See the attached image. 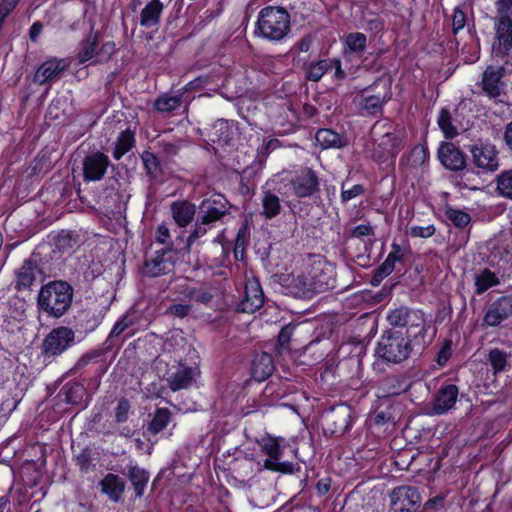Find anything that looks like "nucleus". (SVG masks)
I'll return each mask as SVG.
<instances>
[{
    "label": "nucleus",
    "instance_id": "obj_28",
    "mask_svg": "<svg viewBox=\"0 0 512 512\" xmlns=\"http://www.w3.org/2000/svg\"><path fill=\"white\" fill-rule=\"evenodd\" d=\"M429 150L426 144H417L403 153L399 159L401 169H417L429 161Z\"/></svg>",
    "mask_w": 512,
    "mask_h": 512
},
{
    "label": "nucleus",
    "instance_id": "obj_30",
    "mask_svg": "<svg viewBox=\"0 0 512 512\" xmlns=\"http://www.w3.org/2000/svg\"><path fill=\"white\" fill-rule=\"evenodd\" d=\"M163 11L164 4L161 0L149 1L140 12V25L146 29L157 28Z\"/></svg>",
    "mask_w": 512,
    "mask_h": 512
},
{
    "label": "nucleus",
    "instance_id": "obj_11",
    "mask_svg": "<svg viewBox=\"0 0 512 512\" xmlns=\"http://www.w3.org/2000/svg\"><path fill=\"white\" fill-rule=\"evenodd\" d=\"M75 332L67 326L53 328L42 342V354L45 358H54L73 346Z\"/></svg>",
    "mask_w": 512,
    "mask_h": 512
},
{
    "label": "nucleus",
    "instance_id": "obj_64",
    "mask_svg": "<svg viewBox=\"0 0 512 512\" xmlns=\"http://www.w3.org/2000/svg\"><path fill=\"white\" fill-rule=\"evenodd\" d=\"M394 416L390 412L389 409L387 410H376L374 415L370 418V423L372 426H384L389 423H394Z\"/></svg>",
    "mask_w": 512,
    "mask_h": 512
},
{
    "label": "nucleus",
    "instance_id": "obj_25",
    "mask_svg": "<svg viewBox=\"0 0 512 512\" xmlns=\"http://www.w3.org/2000/svg\"><path fill=\"white\" fill-rule=\"evenodd\" d=\"M86 395L87 390L84 384L79 381L70 380L63 384L57 393L55 400L57 401V404L65 403L68 405L79 406L83 403Z\"/></svg>",
    "mask_w": 512,
    "mask_h": 512
},
{
    "label": "nucleus",
    "instance_id": "obj_12",
    "mask_svg": "<svg viewBox=\"0 0 512 512\" xmlns=\"http://www.w3.org/2000/svg\"><path fill=\"white\" fill-rule=\"evenodd\" d=\"M510 318H512V293L501 295L487 304L482 317V326L500 327Z\"/></svg>",
    "mask_w": 512,
    "mask_h": 512
},
{
    "label": "nucleus",
    "instance_id": "obj_23",
    "mask_svg": "<svg viewBox=\"0 0 512 512\" xmlns=\"http://www.w3.org/2000/svg\"><path fill=\"white\" fill-rule=\"evenodd\" d=\"M342 55L346 60L362 59L367 49V36L362 32H349L342 38Z\"/></svg>",
    "mask_w": 512,
    "mask_h": 512
},
{
    "label": "nucleus",
    "instance_id": "obj_6",
    "mask_svg": "<svg viewBox=\"0 0 512 512\" xmlns=\"http://www.w3.org/2000/svg\"><path fill=\"white\" fill-rule=\"evenodd\" d=\"M46 268L49 269V263H45L41 253L35 249L15 271V290L17 292L31 291L34 286L42 284L46 279Z\"/></svg>",
    "mask_w": 512,
    "mask_h": 512
},
{
    "label": "nucleus",
    "instance_id": "obj_19",
    "mask_svg": "<svg viewBox=\"0 0 512 512\" xmlns=\"http://www.w3.org/2000/svg\"><path fill=\"white\" fill-rule=\"evenodd\" d=\"M24 396V388L17 382L6 381L0 387V417H8L17 408Z\"/></svg>",
    "mask_w": 512,
    "mask_h": 512
},
{
    "label": "nucleus",
    "instance_id": "obj_7",
    "mask_svg": "<svg viewBox=\"0 0 512 512\" xmlns=\"http://www.w3.org/2000/svg\"><path fill=\"white\" fill-rule=\"evenodd\" d=\"M356 419L352 406L339 403L325 410L322 414V429L326 437H341L350 431Z\"/></svg>",
    "mask_w": 512,
    "mask_h": 512
},
{
    "label": "nucleus",
    "instance_id": "obj_29",
    "mask_svg": "<svg viewBox=\"0 0 512 512\" xmlns=\"http://www.w3.org/2000/svg\"><path fill=\"white\" fill-rule=\"evenodd\" d=\"M315 140L323 150L341 149L348 145L347 137L331 128H319L315 133Z\"/></svg>",
    "mask_w": 512,
    "mask_h": 512
},
{
    "label": "nucleus",
    "instance_id": "obj_59",
    "mask_svg": "<svg viewBox=\"0 0 512 512\" xmlns=\"http://www.w3.org/2000/svg\"><path fill=\"white\" fill-rule=\"evenodd\" d=\"M116 52V44L113 41L104 42L98 49L96 59L91 64L105 63Z\"/></svg>",
    "mask_w": 512,
    "mask_h": 512
},
{
    "label": "nucleus",
    "instance_id": "obj_60",
    "mask_svg": "<svg viewBox=\"0 0 512 512\" xmlns=\"http://www.w3.org/2000/svg\"><path fill=\"white\" fill-rule=\"evenodd\" d=\"M365 187L362 184H355L349 189H345V183L341 184L340 200L342 204H346L352 199L364 195Z\"/></svg>",
    "mask_w": 512,
    "mask_h": 512
},
{
    "label": "nucleus",
    "instance_id": "obj_33",
    "mask_svg": "<svg viewBox=\"0 0 512 512\" xmlns=\"http://www.w3.org/2000/svg\"><path fill=\"white\" fill-rule=\"evenodd\" d=\"M195 381L194 369L189 366H181L167 379L168 386L173 392L184 390L192 386Z\"/></svg>",
    "mask_w": 512,
    "mask_h": 512
},
{
    "label": "nucleus",
    "instance_id": "obj_56",
    "mask_svg": "<svg viewBox=\"0 0 512 512\" xmlns=\"http://www.w3.org/2000/svg\"><path fill=\"white\" fill-rule=\"evenodd\" d=\"M453 342L450 338H445L440 346V349L436 353L434 361L437 363L439 367H445L452 357V349Z\"/></svg>",
    "mask_w": 512,
    "mask_h": 512
},
{
    "label": "nucleus",
    "instance_id": "obj_21",
    "mask_svg": "<svg viewBox=\"0 0 512 512\" xmlns=\"http://www.w3.org/2000/svg\"><path fill=\"white\" fill-rule=\"evenodd\" d=\"M459 395V388L453 383H443L436 392L432 409L436 415H443L453 409Z\"/></svg>",
    "mask_w": 512,
    "mask_h": 512
},
{
    "label": "nucleus",
    "instance_id": "obj_5",
    "mask_svg": "<svg viewBox=\"0 0 512 512\" xmlns=\"http://www.w3.org/2000/svg\"><path fill=\"white\" fill-rule=\"evenodd\" d=\"M291 17L283 7L266 6L257 17L256 32L271 42L282 41L290 32Z\"/></svg>",
    "mask_w": 512,
    "mask_h": 512
},
{
    "label": "nucleus",
    "instance_id": "obj_55",
    "mask_svg": "<svg viewBox=\"0 0 512 512\" xmlns=\"http://www.w3.org/2000/svg\"><path fill=\"white\" fill-rule=\"evenodd\" d=\"M262 451L268 456L266 460H280L282 457V449L280 443L275 437L263 439L261 444Z\"/></svg>",
    "mask_w": 512,
    "mask_h": 512
},
{
    "label": "nucleus",
    "instance_id": "obj_2",
    "mask_svg": "<svg viewBox=\"0 0 512 512\" xmlns=\"http://www.w3.org/2000/svg\"><path fill=\"white\" fill-rule=\"evenodd\" d=\"M74 289L64 280H51L42 284L37 295L38 311L48 317L60 318L71 307Z\"/></svg>",
    "mask_w": 512,
    "mask_h": 512
},
{
    "label": "nucleus",
    "instance_id": "obj_32",
    "mask_svg": "<svg viewBox=\"0 0 512 512\" xmlns=\"http://www.w3.org/2000/svg\"><path fill=\"white\" fill-rule=\"evenodd\" d=\"M171 214L175 223L179 227L184 228L193 221L196 207L187 200L176 201L171 205Z\"/></svg>",
    "mask_w": 512,
    "mask_h": 512
},
{
    "label": "nucleus",
    "instance_id": "obj_31",
    "mask_svg": "<svg viewBox=\"0 0 512 512\" xmlns=\"http://www.w3.org/2000/svg\"><path fill=\"white\" fill-rule=\"evenodd\" d=\"M100 37V32L92 27L87 37L80 43V50L77 54L79 64H85L94 58L96 59Z\"/></svg>",
    "mask_w": 512,
    "mask_h": 512
},
{
    "label": "nucleus",
    "instance_id": "obj_53",
    "mask_svg": "<svg viewBox=\"0 0 512 512\" xmlns=\"http://www.w3.org/2000/svg\"><path fill=\"white\" fill-rule=\"evenodd\" d=\"M264 467L267 470L288 475L298 473L301 470L299 464H294L289 461L280 462V460H265Z\"/></svg>",
    "mask_w": 512,
    "mask_h": 512
},
{
    "label": "nucleus",
    "instance_id": "obj_36",
    "mask_svg": "<svg viewBox=\"0 0 512 512\" xmlns=\"http://www.w3.org/2000/svg\"><path fill=\"white\" fill-rule=\"evenodd\" d=\"M214 226L211 224H202V219L197 216V220L187 236L183 246L180 247V251H182V255L190 253L194 246H200L199 240L207 234V232L213 228Z\"/></svg>",
    "mask_w": 512,
    "mask_h": 512
},
{
    "label": "nucleus",
    "instance_id": "obj_57",
    "mask_svg": "<svg viewBox=\"0 0 512 512\" xmlns=\"http://www.w3.org/2000/svg\"><path fill=\"white\" fill-rule=\"evenodd\" d=\"M298 324L290 322L283 326L277 337V345L279 348L288 350L290 348L291 338Z\"/></svg>",
    "mask_w": 512,
    "mask_h": 512
},
{
    "label": "nucleus",
    "instance_id": "obj_50",
    "mask_svg": "<svg viewBox=\"0 0 512 512\" xmlns=\"http://www.w3.org/2000/svg\"><path fill=\"white\" fill-rule=\"evenodd\" d=\"M330 60L320 59L308 64L305 71V78L311 82H318L329 70Z\"/></svg>",
    "mask_w": 512,
    "mask_h": 512
},
{
    "label": "nucleus",
    "instance_id": "obj_26",
    "mask_svg": "<svg viewBox=\"0 0 512 512\" xmlns=\"http://www.w3.org/2000/svg\"><path fill=\"white\" fill-rule=\"evenodd\" d=\"M314 287L311 275L307 269L293 276L289 284L290 292L295 297L301 299H312L316 294H318Z\"/></svg>",
    "mask_w": 512,
    "mask_h": 512
},
{
    "label": "nucleus",
    "instance_id": "obj_40",
    "mask_svg": "<svg viewBox=\"0 0 512 512\" xmlns=\"http://www.w3.org/2000/svg\"><path fill=\"white\" fill-rule=\"evenodd\" d=\"M499 283L500 280L497 274L489 268H484L475 275V294L480 296L490 288L497 286Z\"/></svg>",
    "mask_w": 512,
    "mask_h": 512
},
{
    "label": "nucleus",
    "instance_id": "obj_14",
    "mask_svg": "<svg viewBox=\"0 0 512 512\" xmlns=\"http://www.w3.org/2000/svg\"><path fill=\"white\" fill-rule=\"evenodd\" d=\"M421 502L422 497L417 487L398 486L390 494L392 512H416L420 508Z\"/></svg>",
    "mask_w": 512,
    "mask_h": 512
},
{
    "label": "nucleus",
    "instance_id": "obj_62",
    "mask_svg": "<svg viewBox=\"0 0 512 512\" xmlns=\"http://www.w3.org/2000/svg\"><path fill=\"white\" fill-rule=\"evenodd\" d=\"M195 287L190 285L185 279L173 286V293L178 295L181 300H192Z\"/></svg>",
    "mask_w": 512,
    "mask_h": 512
},
{
    "label": "nucleus",
    "instance_id": "obj_45",
    "mask_svg": "<svg viewBox=\"0 0 512 512\" xmlns=\"http://www.w3.org/2000/svg\"><path fill=\"white\" fill-rule=\"evenodd\" d=\"M261 204V214L266 219H273L281 213L282 207L280 203V198L271 190H266L263 192Z\"/></svg>",
    "mask_w": 512,
    "mask_h": 512
},
{
    "label": "nucleus",
    "instance_id": "obj_42",
    "mask_svg": "<svg viewBox=\"0 0 512 512\" xmlns=\"http://www.w3.org/2000/svg\"><path fill=\"white\" fill-rule=\"evenodd\" d=\"M171 419L172 413L168 408H156L152 415V419L147 425L148 433L152 435L159 434L168 426Z\"/></svg>",
    "mask_w": 512,
    "mask_h": 512
},
{
    "label": "nucleus",
    "instance_id": "obj_61",
    "mask_svg": "<svg viewBox=\"0 0 512 512\" xmlns=\"http://www.w3.org/2000/svg\"><path fill=\"white\" fill-rule=\"evenodd\" d=\"M62 104H63V102L61 99L52 100L48 106V109L46 112V118L51 121H57L58 123L63 121V119L65 117V113L61 107Z\"/></svg>",
    "mask_w": 512,
    "mask_h": 512
},
{
    "label": "nucleus",
    "instance_id": "obj_24",
    "mask_svg": "<svg viewBox=\"0 0 512 512\" xmlns=\"http://www.w3.org/2000/svg\"><path fill=\"white\" fill-rule=\"evenodd\" d=\"M104 315L95 308H84L77 311L74 316L73 325L75 330L81 334H88L95 331L102 323Z\"/></svg>",
    "mask_w": 512,
    "mask_h": 512
},
{
    "label": "nucleus",
    "instance_id": "obj_58",
    "mask_svg": "<svg viewBox=\"0 0 512 512\" xmlns=\"http://www.w3.org/2000/svg\"><path fill=\"white\" fill-rule=\"evenodd\" d=\"M131 410V404L125 397H121L117 400V406L114 410L115 422L118 424L127 422Z\"/></svg>",
    "mask_w": 512,
    "mask_h": 512
},
{
    "label": "nucleus",
    "instance_id": "obj_49",
    "mask_svg": "<svg viewBox=\"0 0 512 512\" xmlns=\"http://www.w3.org/2000/svg\"><path fill=\"white\" fill-rule=\"evenodd\" d=\"M141 159L148 177L151 180H156L162 174V166L157 155L150 151H144Z\"/></svg>",
    "mask_w": 512,
    "mask_h": 512
},
{
    "label": "nucleus",
    "instance_id": "obj_17",
    "mask_svg": "<svg viewBox=\"0 0 512 512\" xmlns=\"http://www.w3.org/2000/svg\"><path fill=\"white\" fill-rule=\"evenodd\" d=\"M264 304V292L257 278L248 279L245 282L244 295L237 304L236 311L240 313L252 314L260 309Z\"/></svg>",
    "mask_w": 512,
    "mask_h": 512
},
{
    "label": "nucleus",
    "instance_id": "obj_4",
    "mask_svg": "<svg viewBox=\"0 0 512 512\" xmlns=\"http://www.w3.org/2000/svg\"><path fill=\"white\" fill-rule=\"evenodd\" d=\"M414 345V342L404 336L401 331L388 329L379 338L375 351L377 356L386 363L400 364L411 354L422 355L424 351H418Z\"/></svg>",
    "mask_w": 512,
    "mask_h": 512
},
{
    "label": "nucleus",
    "instance_id": "obj_1",
    "mask_svg": "<svg viewBox=\"0 0 512 512\" xmlns=\"http://www.w3.org/2000/svg\"><path fill=\"white\" fill-rule=\"evenodd\" d=\"M386 319L393 328H405V336L414 342L418 351H425L437 334V329L427 321L422 309L399 306L390 309Z\"/></svg>",
    "mask_w": 512,
    "mask_h": 512
},
{
    "label": "nucleus",
    "instance_id": "obj_51",
    "mask_svg": "<svg viewBox=\"0 0 512 512\" xmlns=\"http://www.w3.org/2000/svg\"><path fill=\"white\" fill-rule=\"evenodd\" d=\"M437 124L446 138L452 139L458 135L457 128L453 125L452 115L448 108L444 107L440 110Z\"/></svg>",
    "mask_w": 512,
    "mask_h": 512
},
{
    "label": "nucleus",
    "instance_id": "obj_8",
    "mask_svg": "<svg viewBox=\"0 0 512 512\" xmlns=\"http://www.w3.org/2000/svg\"><path fill=\"white\" fill-rule=\"evenodd\" d=\"M232 207L233 205L224 194L214 192L202 199L197 216L202 219V224L215 226L216 223L223 222L224 218L231 213Z\"/></svg>",
    "mask_w": 512,
    "mask_h": 512
},
{
    "label": "nucleus",
    "instance_id": "obj_54",
    "mask_svg": "<svg viewBox=\"0 0 512 512\" xmlns=\"http://www.w3.org/2000/svg\"><path fill=\"white\" fill-rule=\"evenodd\" d=\"M467 22V16L462 8V6H456L453 9L452 14V34L454 39L450 41V43H454L456 47H458L459 42L456 38L457 34L465 27Z\"/></svg>",
    "mask_w": 512,
    "mask_h": 512
},
{
    "label": "nucleus",
    "instance_id": "obj_52",
    "mask_svg": "<svg viewBox=\"0 0 512 512\" xmlns=\"http://www.w3.org/2000/svg\"><path fill=\"white\" fill-rule=\"evenodd\" d=\"M496 191L506 199H512V169L502 171L496 178Z\"/></svg>",
    "mask_w": 512,
    "mask_h": 512
},
{
    "label": "nucleus",
    "instance_id": "obj_27",
    "mask_svg": "<svg viewBox=\"0 0 512 512\" xmlns=\"http://www.w3.org/2000/svg\"><path fill=\"white\" fill-rule=\"evenodd\" d=\"M504 76V68H494L492 66H488L483 74L481 86L482 90L489 98L496 99L501 95V87L500 83Z\"/></svg>",
    "mask_w": 512,
    "mask_h": 512
},
{
    "label": "nucleus",
    "instance_id": "obj_37",
    "mask_svg": "<svg viewBox=\"0 0 512 512\" xmlns=\"http://www.w3.org/2000/svg\"><path fill=\"white\" fill-rule=\"evenodd\" d=\"M390 99V92L382 97L380 95H367L361 100V108L367 115L377 117L383 114L384 106Z\"/></svg>",
    "mask_w": 512,
    "mask_h": 512
},
{
    "label": "nucleus",
    "instance_id": "obj_46",
    "mask_svg": "<svg viewBox=\"0 0 512 512\" xmlns=\"http://www.w3.org/2000/svg\"><path fill=\"white\" fill-rule=\"evenodd\" d=\"M487 363L491 366L493 375L497 376L506 371L508 367V354L502 349L493 348L488 352Z\"/></svg>",
    "mask_w": 512,
    "mask_h": 512
},
{
    "label": "nucleus",
    "instance_id": "obj_13",
    "mask_svg": "<svg viewBox=\"0 0 512 512\" xmlns=\"http://www.w3.org/2000/svg\"><path fill=\"white\" fill-rule=\"evenodd\" d=\"M311 275L314 289L318 294L333 290L336 287V269L335 266L324 257H318L308 267Z\"/></svg>",
    "mask_w": 512,
    "mask_h": 512
},
{
    "label": "nucleus",
    "instance_id": "obj_63",
    "mask_svg": "<svg viewBox=\"0 0 512 512\" xmlns=\"http://www.w3.org/2000/svg\"><path fill=\"white\" fill-rule=\"evenodd\" d=\"M364 351H365V347L361 340L346 342V343H343L339 347V353L343 354V357H345L346 355H351V354H353V356L358 357Z\"/></svg>",
    "mask_w": 512,
    "mask_h": 512
},
{
    "label": "nucleus",
    "instance_id": "obj_16",
    "mask_svg": "<svg viewBox=\"0 0 512 512\" xmlns=\"http://www.w3.org/2000/svg\"><path fill=\"white\" fill-rule=\"evenodd\" d=\"M473 164L480 172H494L499 168L496 146L491 143H475L470 148Z\"/></svg>",
    "mask_w": 512,
    "mask_h": 512
},
{
    "label": "nucleus",
    "instance_id": "obj_48",
    "mask_svg": "<svg viewBox=\"0 0 512 512\" xmlns=\"http://www.w3.org/2000/svg\"><path fill=\"white\" fill-rule=\"evenodd\" d=\"M273 360L272 357L263 353L258 360L254 361L253 364V376L258 380H266L273 372Z\"/></svg>",
    "mask_w": 512,
    "mask_h": 512
},
{
    "label": "nucleus",
    "instance_id": "obj_20",
    "mask_svg": "<svg viewBox=\"0 0 512 512\" xmlns=\"http://www.w3.org/2000/svg\"><path fill=\"white\" fill-rule=\"evenodd\" d=\"M68 67L69 62L66 59L49 58L37 68L33 80L39 85H45L58 79Z\"/></svg>",
    "mask_w": 512,
    "mask_h": 512
},
{
    "label": "nucleus",
    "instance_id": "obj_34",
    "mask_svg": "<svg viewBox=\"0 0 512 512\" xmlns=\"http://www.w3.org/2000/svg\"><path fill=\"white\" fill-rule=\"evenodd\" d=\"M136 146V131L130 127L121 131L115 141L112 156L115 160H120L125 154L130 152Z\"/></svg>",
    "mask_w": 512,
    "mask_h": 512
},
{
    "label": "nucleus",
    "instance_id": "obj_22",
    "mask_svg": "<svg viewBox=\"0 0 512 512\" xmlns=\"http://www.w3.org/2000/svg\"><path fill=\"white\" fill-rule=\"evenodd\" d=\"M438 158L441 164L451 171H461L466 167L465 154L451 142H443L440 145Z\"/></svg>",
    "mask_w": 512,
    "mask_h": 512
},
{
    "label": "nucleus",
    "instance_id": "obj_35",
    "mask_svg": "<svg viewBox=\"0 0 512 512\" xmlns=\"http://www.w3.org/2000/svg\"><path fill=\"white\" fill-rule=\"evenodd\" d=\"M102 492L114 502H118L125 490V482L116 474L108 473L101 481Z\"/></svg>",
    "mask_w": 512,
    "mask_h": 512
},
{
    "label": "nucleus",
    "instance_id": "obj_44",
    "mask_svg": "<svg viewBox=\"0 0 512 512\" xmlns=\"http://www.w3.org/2000/svg\"><path fill=\"white\" fill-rule=\"evenodd\" d=\"M182 102L181 94L177 91L174 95L163 93L155 99L153 108L159 113H172L181 106Z\"/></svg>",
    "mask_w": 512,
    "mask_h": 512
},
{
    "label": "nucleus",
    "instance_id": "obj_39",
    "mask_svg": "<svg viewBox=\"0 0 512 512\" xmlns=\"http://www.w3.org/2000/svg\"><path fill=\"white\" fill-rule=\"evenodd\" d=\"M233 134L229 122L225 119H219L214 123L208 136L213 143L224 146L233 139Z\"/></svg>",
    "mask_w": 512,
    "mask_h": 512
},
{
    "label": "nucleus",
    "instance_id": "obj_9",
    "mask_svg": "<svg viewBox=\"0 0 512 512\" xmlns=\"http://www.w3.org/2000/svg\"><path fill=\"white\" fill-rule=\"evenodd\" d=\"M182 254L180 248L174 245H168L155 252L151 258H146L143 264V275L151 278L166 275L174 269L179 255Z\"/></svg>",
    "mask_w": 512,
    "mask_h": 512
},
{
    "label": "nucleus",
    "instance_id": "obj_38",
    "mask_svg": "<svg viewBox=\"0 0 512 512\" xmlns=\"http://www.w3.org/2000/svg\"><path fill=\"white\" fill-rule=\"evenodd\" d=\"M250 240V225L248 219H245L238 231L236 233V237L234 239L233 245V256L236 261H243L245 257V249Z\"/></svg>",
    "mask_w": 512,
    "mask_h": 512
},
{
    "label": "nucleus",
    "instance_id": "obj_18",
    "mask_svg": "<svg viewBox=\"0 0 512 512\" xmlns=\"http://www.w3.org/2000/svg\"><path fill=\"white\" fill-rule=\"evenodd\" d=\"M405 249L393 241L391 243V251L385 258V260L373 271L371 277V284L373 286L379 285L386 277L391 275L396 268V264H404L405 263Z\"/></svg>",
    "mask_w": 512,
    "mask_h": 512
},
{
    "label": "nucleus",
    "instance_id": "obj_47",
    "mask_svg": "<svg viewBox=\"0 0 512 512\" xmlns=\"http://www.w3.org/2000/svg\"><path fill=\"white\" fill-rule=\"evenodd\" d=\"M443 213L452 225L459 230H463L471 222V216L469 213L450 205L445 206Z\"/></svg>",
    "mask_w": 512,
    "mask_h": 512
},
{
    "label": "nucleus",
    "instance_id": "obj_3",
    "mask_svg": "<svg viewBox=\"0 0 512 512\" xmlns=\"http://www.w3.org/2000/svg\"><path fill=\"white\" fill-rule=\"evenodd\" d=\"M49 237V243L36 247L44 262L49 263V270L59 268L82 244L80 235L72 230H61L56 234H50Z\"/></svg>",
    "mask_w": 512,
    "mask_h": 512
},
{
    "label": "nucleus",
    "instance_id": "obj_15",
    "mask_svg": "<svg viewBox=\"0 0 512 512\" xmlns=\"http://www.w3.org/2000/svg\"><path fill=\"white\" fill-rule=\"evenodd\" d=\"M112 163L107 154L101 151L88 153L82 161V177L84 182H97L104 178Z\"/></svg>",
    "mask_w": 512,
    "mask_h": 512
},
{
    "label": "nucleus",
    "instance_id": "obj_41",
    "mask_svg": "<svg viewBox=\"0 0 512 512\" xmlns=\"http://www.w3.org/2000/svg\"><path fill=\"white\" fill-rule=\"evenodd\" d=\"M127 476L133 486L135 496L141 498L150 479L149 473L138 466H131L128 469Z\"/></svg>",
    "mask_w": 512,
    "mask_h": 512
},
{
    "label": "nucleus",
    "instance_id": "obj_10",
    "mask_svg": "<svg viewBox=\"0 0 512 512\" xmlns=\"http://www.w3.org/2000/svg\"><path fill=\"white\" fill-rule=\"evenodd\" d=\"M288 185L297 198H312L321 191V180L311 167L295 170L288 179Z\"/></svg>",
    "mask_w": 512,
    "mask_h": 512
},
{
    "label": "nucleus",
    "instance_id": "obj_43",
    "mask_svg": "<svg viewBox=\"0 0 512 512\" xmlns=\"http://www.w3.org/2000/svg\"><path fill=\"white\" fill-rule=\"evenodd\" d=\"M408 389V385L400 375H391L386 377L379 388L382 391V397L396 396L404 393Z\"/></svg>",
    "mask_w": 512,
    "mask_h": 512
}]
</instances>
